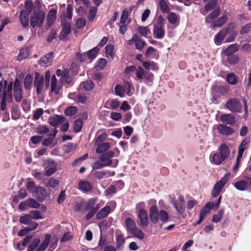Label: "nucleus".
Instances as JSON below:
<instances>
[{"label": "nucleus", "mask_w": 251, "mask_h": 251, "mask_svg": "<svg viewBox=\"0 0 251 251\" xmlns=\"http://www.w3.org/2000/svg\"><path fill=\"white\" fill-rule=\"evenodd\" d=\"M78 188L83 192H88L92 190V186L89 181L80 180L78 183Z\"/></svg>", "instance_id": "nucleus-30"}, {"label": "nucleus", "mask_w": 251, "mask_h": 251, "mask_svg": "<svg viewBox=\"0 0 251 251\" xmlns=\"http://www.w3.org/2000/svg\"><path fill=\"white\" fill-rule=\"evenodd\" d=\"M19 222L21 224L25 225H29V230H34L37 227L38 224L35 222H33L29 214H27L20 217Z\"/></svg>", "instance_id": "nucleus-14"}, {"label": "nucleus", "mask_w": 251, "mask_h": 251, "mask_svg": "<svg viewBox=\"0 0 251 251\" xmlns=\"http://www.w3.org/2000/svg\"><path fill=\"white\" fill-rule=\"evenodd\" d=\"M227 17L224 15L220 17L217 20L213 22L212 24V27H220L223 25L227 21Z\"/></svg>", "instance_id": "nucleus-35"}, {"label": "nucleus", "mask_w": 251, "mask_h": 251, "mask_svg": "<svg viewBox=\"0 0 251 251\" xmlns=\"http://www.w3.org/2000/svg\"><path fill=\"white\" fill-rule=\"evenodd\" d=\"M97 200V198H92L89 200L85 206L86 210L89 211L94 210V206L95 205Z\"/></svg>", "instance_id": "nucleus-50"}, {"label": "nucleus", "mask_w": 251, "mask_h": 251, "mask_svg": "<svg viewBox=\"0 0 251 251\" xmlns=\"http://www.w3.org/2000/svg\"><path fill=\"white\" fill-rule=\"evenodd\" d=\"M139 33L144 37H146L151 31L147 26H140L138 28Z\"/></svg>", "instance_id": "nucleus-58"}, {"label": "nucleus", "mask_w": 251, "mask_h": 251, "mask_svg": "<svg viewBox=\"0 0 251 251\" xmlns=\"http://www.w3.org/2000/svg\"><path fill=\"white\" fill-rule=\"evenodd\" d=\"M167 19L169 22L175 27L178 25L180 21V16L174 12H170L167 15Z\"/></svg>", "instance_id": "nucleus-27"}, {"label": "nucleus", "mask_w": 251, "mask_h": 251, "mask_svg": "<svg viewBox=\"0 0 251 251\" xmlns=\"http://www.w3.org/2000/svg\"><path fill=\"white\" fill-rule=\"evenodd\" d=\"M80 86L86 91L91 90L94 86V83L92 80H87L81 83Z\"/></svg>", "instance_id": "nucleus-42"}, {"label": "nucleus", "mask_w": 251, "mask_h": 251, "mask_svg": "<svg viewBox=\"0 0 251 251\" xmlns=\"http://www.w3.org/2000/svg\"><path fill=\"white\" fill-rule=\"evenodd\" d=\"M69 72L68 69H65L63 71V74L60 78L61 83L65 82L67 84H70L71 82L72 78L69 75Z\"/></svg>", "instance_id": "nucleus-36"}, {"label": "nucleus", "mask_w": 251, "mask_h": 251, "mask_svg": "<svg viewBox=\"0 0 251 251\" xmlns=\"http://www.w3.org/2000/svg\"><path fill=\"white\" fill-rule=\"evenodd\" d=\"M221 121L226 124L233 125L235 122V117L230 114H225L220 117Z\"/></svg>", "instance_id": "nucleus-25"}, {"label": "nucleus", "mask_w": 251, "mask_h": 251, "mask_svg": "<svg viewBox=\"0 0 251 251\" xmlns=\"http://www.w3.org/2000/svg\"><path fill=\"white\" fill-rule=\"evenodd\" d=\"M62 84L57 81L55 75H53L51 78L50 92L53 93L55 95L59 94L62 89Z\"/></svg>", "instance_id": "nucleus-17"}, {"label": "nucleus", "mask_w": 251, "mask_h": 251, "mask_svg": "<svg viewBox=\"0 0 251 251\" xmlns=\"http://www.w3.org/2000/svg\"><path fill=\"white\" fill-rule=\"evenodd\" d=\"M35 194V197L38 201L42 202L47 197V193L46 189L40 186H38L36 190L33 193Z\"/></svg>", "instance_id": "nucleus-19"}, {"label": "nucleus", "mask_w": 251, "mask_h": 251, "mask_svg": "<svg viewBox=\"0 0 251 251\" xmlns=\"http://www.w3.org/2000/svg\"><path fill=\"white\" fill-rule=\"evenodd\" d=\"M164 19L161 17L158 18V22L154 25L153 30V37L156 39H162L165 36V32L163 29L164 23Z\"/></svg>", "instance_id": "nucleus-5"}, {"label": "nucleus", "mask_w": 251, "mask_h": 251, "mask_svg": "<svg viewBox=\"0 0 251 251\" xmlns=\"http://www.w3.org/2000/svg\"><path fill=\"white\" fill-rule=\"evenodd\" d=\"M184 199L182 195H180L178 197V200L175 199H172L171 203L179 214H182L185 211Z\"/></svg>", "instance_id": "nucleus-13"}, {"label": "nucleus", "mask_w": 251, "mask_h": 251, "mask_svg": "<svg viewBox=\"0 0 251 251\" xmlns=\"http://www.w3.org/2000/svg\"><path fill=\"white\" fill-rule=\"evenodd\" d=\"M146 42L141 39L139 38L138 36V39L136 40L135 42V46L136 49L141 50L144 48Z\"/></svg>", "instance_id": "nucleus-59"}, {"label": "nucleus", "mask_w": 251, "mask_h": 251, "mask_svg": "<svg viewBox=\"0 0 251 251\" xmlns=\"http://www.w3.org/2000/svg\"><path fill=\"white\" fill-rule=\"evenodd\" d=\"M33 86L36 89V93L38 95H40L46 90L45 82L44 81V76L40 75L39 73H35L34 80L33 82Z\"/></svg>", "instance_id": "nucleus-6"}, {"label": "nucleus", "mask_w": 251, "mask_h": 251, "mask_svg": "<svg viewBox=\"0 0 251 251\" xmlns=\"http://www.w3.org/2000/svg\"><path fill=\"white\" fill-rule=\"evenodd\" d=\"M220 12L221 9L220 7L215 8L212 12L205 17V22L207 23H212L213 20L220 15Z\"/></svg>", "instance_id": "nucleus-31"}, {"label": "nucleus", "mask_w": 251, "mask_h": 251, "mask_svg": "<svg viewBox=\"0 0 251 251\" xmlns=\"http://www.w3.org/2000/svg\"><path fill=\"white\" fill-rule=\"evenodd\" d=\"M143 65L147 70H156L158 69L156 64L154 62H144Z\"/></svg>", "instance_id": "nucleus-48"}, {"label": "nucleus", "mask_w": 251, "mask_h": 251, "mask_svg": "<svg viewBox=\"0 0 251 251\" xmlns=\"http://www.w3.org/2000/svg\"><path fill=\"white\" fill-rule=\"evenodd\" d=\"M226 92V88L221 86H215L212 88V94L219 95V97L224 92Z\"/></svg>", "instance_id": "nucleus-41"}, {"label": "nucleus", "mask_w": 251, "mask_h": 251, "mask_svg": "<svg viewBox=\"0 0 251 251\" xmlns=\"http://www.w3.org/2000/svg\"><path fill=\"white\" fill-rule=\"evenodd\" d=\"M115 93L117 96L123 97L124 93H126L123 89L122 86L117 85L115 87Z\"/></svg>", "instance_id": "nucleus-61"}, {"label": "nucleus", "mask_w": 251, "mask_h": 251, "mask_svg": "<svg viewBox=\"0 0 251 251\" xmlns=\"http://www.w3.org/2000/svg\"><path fill=\"white\" fill-rule=\"evenodd\" d=\"M225 106L232 112H239L242 109L241 103L235 99H232L228 100L226 102Z\"/></svg>", "instance_id": "nucleus-12"}, {"label": "nucleus", "mask_w": 251, "mask_h": 251, "mask_svg": "<svg viewBox=\"0 0 251 251\" xmlns=\"http://www.w3.org/2000/svg\"><path fill=\"white\" fill-rule=\"evenodd\" d=\"M149 216L152 223L156 224L158 222L159 212L156 206L152 205L151 207L149 210Z\"/></svg>", "instance_id": "nucleus-22"}, {"label": "nucleus", "mask_w": 251, "mask_h": 251, "mask_svg": "<svg viewBox=\"0 0 251 251\" xmlns=\"http://www.w3.org/2000/svg\"><path fill=\"white\" fill-rule=\"evenodd\" d=\"M226 80L228 83L231 85H235L238 82L236 75L233 73H229L227 75Z\"/></svg>", "instance_id": "nucleus-38"}, {"label": "nucleus", "mask_w": 251, "mask_h": 251, "mask_svg": "<svg viewBox=\"0 0 251 251\" xmlns=\"http://www.w3.org/2000/svg\"><path fill=\"white\" fill-rule=\"evenodd\" d=\"M97 10L98 9L96 7H93L90 9L88 15V18L89 21H92L94 20L97 12Z\"/></svg>", "instance_id": "nucleus-62"}, {"label": "nucleus", "mask_w": 251, "mask_h": 251, "mask_svg": "<svg viewBox=\"0 0 251 251\" xmlns=\"http://www.w3.org/2000/svg\"><path fill=\"white\" fill-rule=\"evenodd\" d=\"M27 204L29 208L38 209L40 206V204L35 199L29 198L27 199Z\"/></svg>", "instance_id": "nucleus-46"}, {"label": "nucleus", "mask_w": 251, "mask_h": 251, "mask_svg": "<svg viewBox=\"0 0 251 251\" xmlns=\"http://www.w3.org/2000/svg\"><path fill=\"white\" fill-rule=\"evenodd\" d=\"M28 214L30 216L32 220H38L43 219V217L39 211L31 210Z\"/></svg>", "instance_id": "nucleus-45"}, {"label": "nucleus", "mask_w": 251, "mask_h": 251, "mask_svg": "<svg viewBox=\"0 0 251 251\" xmlns=\"http://www.w3.org/2000/svg\"><path fill=\"white\" fill-rule=\"evenodd\" d=\"M238 49L239 45L237 44H232L224 51V54L226 56H230L236 52Z\"/></svg>", "instance_id": "nucleus-33"}, {"label": "nucleus", "mask_w": 251, "mask_h": 251, "mask_svg": "<svg viewBox=\"0 0 251 251\" xmlns=\"http://www.w3.org/2000/svg\"><path fill=\"white\" fill-rule=\"evenodd\" d=\"M40 243V240L39 238H36L34 239L33 240L29 243L27 247V251H34Z\"/></svg>", "instance_id": "nucleus-39"}, {"label": "nucleus", "mask_w": 251, "mask_h": 251, "mask_svg": "<svg viewBox=\"0 0 251 251\" xmlns=\"http://www.w3.org/2000/svg\"><path fill=\"white\" fill-rule=\"evenodd\" d=\"M57 10L55 9H51L47 17V28L51 27L56 19Z\"/></svg>", "instance_id": "nucleus-21"}, {"label": "nucleus", "mask_w": 251, "mask_h": 251, "mask_svg": "<svg viewBox=\"0 0 251 251\" xmlns=\"http://www.w3.org/2000/svg\"><path fill=\"white\" fill-rule=\"evenodd\" d=\"M128 17V12L127 10L124 9L122 13L120 18V23L124 24L126 23Z\"/></svg>", "instance_id": "nucleus-63"}, {"label": "nucleus", "mask_w": 251, "mask_h": 251, "mask_svg": "<svg viewBox=\"0 0 251 251\" xmlns=\"http://www.w3.org/2000/svg\"><path fill=\"white\" fill-rule=\"evenodd\" d=\"M107 64V60L105 58L100 59L97 65L95 66V68L97 70H100L103 69Z\"/></svg>", "instance_id": "nucleus-51"}, {"label": "nucleus", "mask_w": 251, "mask_h": 251, "mask_svg": "<svg viewBox=\"0 0 251 251\" xmlns=\"http://www.w3.org/2000/svg\"><path fill=\"white\" fill-rule=\"evenodd\" d=\"M71 31V25L69 23H65L62 24V29L59 35V39H64L70 33Z\"/></svg>", "instance_id": "nucleus-26"}, {"label": "nucleus", "mask_w": 251, "mask_h": 251, "mask_svg": "<svg viewBox=\"0 0 251 251\" xmlns=\"http://www.w3.org/2000/svg\"><path fill=\"white\" fill-rule=\"evenodd\" d=\"M159 219H160L161 221L163 223L167 222L169 219L168 213L164 210H160L159 212Z\"/></svg>", "instance_id": "nucleus-55"}, {"label": "nucleus", "mask_w": 251, "mask_h": 251, "mask_svg": "<svg viewBox=\"0 0 251 251\" xmlns=\"http://www.w3.org/2000/svg\"><path fill=\"white\" fill-rule=\"evenodd\" d=\"M229 27H226L220 31L216 36L214 41L217 45L220 44L221 41L224 39L229 30Z\"/></svg>", "instance_id": "nucleus-29"}, {"label": "nucleus", "mask_w": 251, "mask_h": 251, "mask_svg": "<svg viewBox=\"0 0 251 251\" xmlns=\"http://www.w3.org/2000/svg\"><path fill=\"white\" fill-rule=\"evenodd\" d=\"M224 213V210H220L218 214H215L213 216L212 220L213 222L216 223L219 222L221 221V219L222 218Z\"/></svg>", "instance_id": "nucleus-60"}, {"label": "nucleus", "mask_w": 251, "mask_h": 251, "mask_svg": "<svg viewBox=\"0 0 251 251\" xmlns=\"http://www.w3.org/2000/svg\"><path fill=\"white\" fill-rule=\"evenodd\" d=\"M53 56V52L46 54L40 59L39 61L40 65L42 67H47L50 65L52 61Z\"/></svg>", "instance_id": "nucleus-23"}, {"label": "nucleus", "mask_w": 251, "mask_h": 251, "mask_svg": "<svg viewBox=\"0 0 251 251\" xmlns=\"http://www.w3.org/2000/svg\"><path fill=\"white\" fill-rule=\"evenodd\" d=\"M26 187L29 192L33 194L36 190L37 186H36L34 182L29 181L27 183Z\"/></svg>", "instance_id": "nucleus-57"}, {"label": "nucleus", "mask_w": 251, "mask_h": 251, "mask_svg": "<svg viewBox=\"0 0 251 251\" xmlns=\"http://www.w3.org/2000/svg\"><path fill=\"white\" fill-rule=\"evenodd\" d=\"M110 148V144L105 142L99 145L96 149L97 153H101L107 151Z\"/></svg>", "instance_id": "nucleus-37"}, {"label": "nucleus", "mask_w": 251, "mask_h": 251, "mask_svg": "<svg viewBox=\"0 0 251 251\" xmlns=\"http://www.w3.org/2000/svg\"><path fill=\"white\" fill-rule=\"evenodd\" d=\"M83 121L81 119H78L75 120L74 123V131L75 132H79L82 126Z\"/></svg>", "instance_id": "nucleus-47"}, {"label": "nucleus", "mask_w": 251, "mask_h": 251, "mask_svg": "<svg viewBox=\"0 0 251 251\" xmlns=\"http://www.w3.org/2000/svg\"><path fill=\"white\" fill-rule=\"evenodd\" d=\"M50 238L51 235L50 234H46L44 240L40 245L36 251H44L48 247Z\"/></svg>", "instance_id": "nucleus-34"}, {"label": "nucleus", "mask_w": 251, "mask_h": 251, "mask_svg": "<svg viewBox=\"0 0 251 251\" xmlns=\"http://www.w3.org/2000/svg\"><path fill=\"white\" fill-rule=\"evenodd\" d=\"M66 118L63 116L55 115L50 117L48 123L52 126L56 127L59 125L65 122Z\"/></svg>", "instance_id": "nucleus-20"}, {"label": "nucleus", "mask_w": 251, "mask_h": 251, "mask_svg": "<svg viewBox=\"0 0 251 251\" xmlns=\"http://www.w3.org/2000/svg\"><path fill=\"white\" fill-rule=\"evenodd\" d=\"M32 9L31 6L26 8V10H22L20 13V20L22 26L26 27L29 24L28 16Z\"/></svg>", "instance_id": "nucleus-15"}, {"label": "nucleus", "mask_w": 251, "mask_h": 251, "mask_svg": "<svg viewBox=\"0 0 251 251\" xmlns=\"http://www.w3.org/2000/svg\"><path fill=\"white\" fill-rule=\"evenodd\" d=\"M125 224L126 229L128 232L140 240L144 238V234L143 231L137 227L136 224L132 219L127 218L126 220Z\"/></svg>", "instance_id": "nucleus-2"}, {"label": "nucleus", "mask_w": 251, "mask_h": 251, "mask_svg": "<svg viewBox=\"0 0 251 251\" xmlns=\"http://www.w3.org/2000/svg\"><path fill=\"white\" fill-rule=\"evenodd\" d=\"M45 13L43 10H37L30 17V25L33 27H40L44 23Z\"/></svg>", "instance_id": "nucleus-4"}, {"label": "nucleus", "mask_w": 251, "mask_h": 251, "mask_svg": "<svg viewBox=\"0 0 251 251\" xmlns=\"http://www.w3.org/2000/svg\"><path fill=\"white\" fill-rule=\"evenodd\" d=\"M115 175V172L109 171H96L94 173V176L99 179H101L104 176H114Z\"/></svg>", "instance_id": "nucleus-32"}, {"label": "nucleus", "mask_w": 251, "mask_h": 251, "mask_svg": "<svg viewBox=\"0 0 251 251\" xmlns=\"http://www.w3.org/2000/svg\"><path fill=\"white\" fill-rule=\"evenodd\" d=\"M159 7L162 12L167 13L170 11V8L164 0H159Z\"/></svg>", "instance_id": "nucleus-53"}, {"label": "nucleus", "mask_w": 251, "mask_h": 251, "mask_svg": "<svg viewBox=\"0 0 251 251\" xmlns=\"http://www.w3.org/2000/svg\"><path fill=\"white\" fill-rule=\"evenodd\" d=\"M13 88V83L10 82L4 92L3 93L0 105V110L4 111H7V103H11L13 101V97L12 90Z\"/></svg>", "instance_id": "nucleus-3"}, {"label": "nucleus", "mask_w": 251, "mask_h": 251, "mask_svg": "<svg viewBox=\"0 0 251 251\" xmlns=\"http://www.w3.org/2000/svg\"><path fill=\"white\" fill-rule=\"evenodd\" d=\"M222 196H220L218 199V200L215 205L213 202L209 201L201 209L200 211V216L202 217L204 219L205 218L207 214L209 213L210 210L214 208L215 206V208L217 209L219 208L220 204L221 201Z\"/></svg>", "instance_id": "nucleus-10"}, {"label": "nucleus", "mask_w": 251, "mask_h": 251, "mask_svg": "<svg viewBox=\"0 0 251 251\" xmlns=\"http://www.w3.org/2000/svg\"><path fill=\"white\" fill-rule=\"evenodd\" d=\"M219 132L222 135L228 136L234 133L233 128L225 125L220 124L218 126Z\"/></svg>", "instance_id": "nucleus-24"}, {"label": "nucleus", "mask_w": 251, "mask_h": 251, "mask_svg": "<svg viewBox=\"0 0 251 251\" xmlns=\"http://www.w3.org/2000/svg\"><path fill=\"white\" fill-rule=\"evenodd\" d=\"M99 49L97 47H95L92 49L89 50L87 52V55L89 59H94L97 55Z\"/></svg>", "instance_id": "nucleus-43"}, {"label": "nucleus", "mask_w": 251, "mask_h": 251, "mask_svg": "<svg viewBox=\"0 0 251 251\" xmlns=\"http://www.w3.org/2000/svg\"><path fill=\"white\" fill-rule=\"evenodd\" d=\"M111 212V207L106 205L101 209L97 214L96 217L98 219L100 220L106 217Z\"/></svg>", "instance_id": "nucleus-28"}, {"label": "nucleus", "mask_w": 251, "mask_h": 251, "mask_svg": "<svg viewBox=\"0 0 251 251\" xmlns=\"http://www.w3.org/2000/svg\"><path fill=\"white\" fill-rule=\"evenodd\" d=\"M57 163L52 159H47L43 162V167H44L46 176H50L53 175L56 171Z\"/></svg>", "instance_id": "nucleus-8"}, {"label": "nucleus", "mask_w": 251, "mask_h": 251, "mask_svg": "<svg viewBox=\"0 0 251 251\" xmlns=\"http://www.w3.org/2000/svg\"><path fill=\"white\" fill-rule=\"evenodd\" d=\"M247 145V142L245 140H244L241 142V144L239 146L238 153L236 158V163L233 168L234 172L237 171L239 169L240 160L242 158L243 153L246 149Z\"/></svg>", "instance_id": "nucleus-16"}, {"label": "nucleus", "mask_w": 251, "mask_h": 251, "mask_svg": "<svg viewBox=\"0 0 251 251\" xmlns=\"http://www.w3.org/2000/svg\"><path fill=\"white\" fill-rule=\"evenodd\" d=\"M13 96L16 102H20L22 101L23 91L21 86V82L18 78H16L14 82Z\"/></svg>", "instance_id": "nucleus-11"}, {"label": "nucleus", "mask_w": 251, "mask_h": 251, "mask_svg": "<svg viewBox=\"0 0 251 251\" xmlns=\"http://www.w3.org/2000/svg\"><path fill=\"white\" fill-rule=\"evenodd\" d=\"M114 46L112 45H107L105 48V54L107 57H110L111 59L113 58L114 55Z\"/></svg>", "instance_id": "nucleus-49"}, {"label": "nucleus", "mask_w": 251, "mask_h": 251, "mask_svg": "<svg viewBox=\"0 0 251 251\" xmlns=\"http://www.w3.org/2000/svg\"><path fill=\"white\" fill-rule=\"evenodd\" d=\"M217 4V0H211L204 7V10L207 12L213 9Z\"/></svg>", "instance_id": "nucleus-52"}, {"label": "nucleus", "mask_w": 251, "mask_h": 251, "mask_svg": "<svg viewBox=\"0 0 251 251\" xmlns=\"http://www.w3.org/2000/svg\"><path fill=\"white\" fill-rule=\"evenodd\" d=\"M229 175V174H226L220 180L215 184L211 192L213 197H217L220 194L224 186L228 181Z\"/></svg>", "instance_id": "nucleus-7"}, {"label": "nucleus", "mask_w": 251, "mask_h": 251, "mask_svg": "<svg viewBox=\"0 0 251 251\" xmlns=\"http://www.w3.org/2000/svg\"><path fill=\"white\" fill-rule=\"evenodd\" d=\"M33 78L30 74L27 75L24 79V87L26 90H28L31 86Z\"/></svg>", "instance_id": "nucleus-40"}, {"label": "nucleus", "mask_w": 251, "mask_h": 251, "mask_svg": "<svg viewBox=\"0 0 251 251\" xmlns=\"http://www.w3.org/2000/svg\"><path fill=\"white\" fill-rule=\"evenodd\" d=\"M100 160L101 161L103 166L104 167L110 166L112 163L111 159L107 158L106 156H105V155L103 154H101L100 156Z\"/></svg>", "instance_id": "nucleus-54"}, {"label": "nucleus", "mask_w": 251, "mask_h": 251, "mask_svg": "<svg viewBox=\"0 0 251 251\" xmlns=\"http://www.w3.org/2000/svg\"><path fill=\"white\" fill-rule=\"evenodd\" d=\"M77 112V108L76 106H71L65 110L64 113L67 116H72L76 114Z\"/></svg>", "instance_id": "nucleus-44"}, {"label": "nucleus", "mask_w": 251, "mask_h": 251, "mask_svg": "<svg viewBox=\"0 0 251 251\" xmlns=\"http://www.w3.org/2000/svg\"><path fill=\"white\" fill-rule=\"evenodd\" d=\"M136 76L139 79H142L145 74L144 69L141 67H138L136 70Z\"/></svg>", "instance_id": "nucleus-64"}, {"label": "nucleus", "mask_w": 251, "mask_h": 251, "mask_svg": "<svg viewBox=\"0 0 251 251\" xmlns=\"http://www.w3.org/2000/svg\"><path fill=\"white\" fill-rule=\"evenodd\" d=\"M37 132L40 134H46L49 132V128L47 126L40 125L37 128Z\"/></svg>", "instance_id": "nucleus-56"}, {"label": "nucleus", "mask_w": 251, "mask_h": 251, "mask_svg": "<svg viewBox=\"0 0 251 251\" xmlns=\"http://www.w3.org/2000/svg\"><path fill=\"white\" fill-rule=\"evenodd\" d=\"M230 154V151L227 146L225 144L221 146L219 152L212 153L210 156L211 162L219 165L227 158Z\"/></svg>", "instance_id": "nucleus-1"}, {"label": "nucleus", "mask_w": 251, "mask_h": 251, "mask_svg": "<svg viewBox=\"0 0 251 251\" xmlns=\"http://www.w3.org/2000/svg\"><path fill=\"white\" fill-rule=\"evenodd\" d=\"M138 217L142 226H147L149 225L150 221L148 217L147 211L146 210L140 209L138 212Z\"/></svg>", "instance_id": "nucleus-18"}, {"label": "nucleus", "mask_w": 251, "mask_h": 251, "mask_svg": "<svg viewBox=\"0 0 251 251\" xmlns=\"http://www.w3.org/2000/svg\"><path fill=\"white\" fill-rule=\"evenodd\" d=\"M234 186L238 190L251 192V177L246 176L244 179L235 182Z\"/></svg>", "instance_id": "nucleus-9"}]
</instances>
